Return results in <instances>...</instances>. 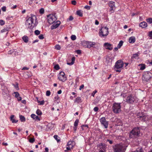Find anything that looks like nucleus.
Here are the masks:
<instances>
[{"label":"nucleus","instance_id":"nucleus-1","mask_svg":"<svg viewBox=\"0 0 152 152\" xmlns=\"http://www.w3.org/2000/svg\"><path fill=\"white\" fill-rule=\"evenodd\" d=\"M36 16L34 15H32L26 22V27L28 28L32 29L34 27L36 26L37 23L36 22Z\"/></svg>","mask_w":152,"mask_h":152},{"label":"nucleus","instance_id":"nucleus-2","mask_svg":"<svg viewBox=\"0 0 152 152\" xmlns=\"http://www.w3.org/2000/svg\"><path fill=\"white\" fill-rule=\"evenodd\" d=\"M140 128L136 127L130 132L129 136L130 138L134 139L140 136Z\"/></svg>","mask_w":152,"mask_h":152},{"label":"nucleus","instance_id":"nucleus-3","mask_svg":"<svg viewBox=\"0 0 152 152\" xmlns=\"http://www.w3.org/2000/svg\"><path fill=\"white\" fill-rule=\"evenodd\" d=\"M1 90L2 91V94L3 95L6 99H11L10 95L9 94L10 91L7 87L4 85L1 86Z\"/></svg>","mask_w":152,"mask_h":152},{"label":"nucleus","instance_id":"nucleus-4","mask_svg":"<svg viewBox=\"0 0 152 152\" xmlns=\"http://www.w3.org/2000/svg\"><path fill=\"white\" fill-rule=\"evenodd\" d=\"M124 65L123 62L121 60H118L115 63L114 69L116 72H120Z\"/></svg>","mask_w":152,"mask_h":152},{"label":"nucleus","instance_id":"nucleus-5","mask_svg":"<svg viewBox=\"0 0 152 152\" xmlns=\"http://www.w3.org/2000/svg\"><path fill=\"white\" fill-rule=\"evenodd\" d=\"M121 103L115 102L113 104L112 107L113 111L115 113H118L121 111Z\"/></svg>","mask_w":152,"mask_h":152},{"label":"nucleus","instance_id":"nucleus-6","mask_svg":"<svg viewBox=\"0 0 152 152\" xmlns=\"http://www.w3.org/2000/svg\"><path fill=\"white\" fill-rule=\"evenodd\" d=\"M152 77V73L150 72H146L143 75L142 77L143 80L145 82H148Z\"/></svg>","mask_w":152,"mask_h":152},{"label":"nucleus","instance_id":"nucleus-7","mask_svg":"<svg viewBox=\"0 0 152 152\" xmlns=\"http://www.w3.org/2000/svg\"><path fill=\"white\" fill-rule=\"evenodd\" d=\"M47 19L48 23L50 24H52L57 19V18L55 15L50 14L47 16Z\"/></svg>","mask_w":152,"mask_h":152},{"label":"nucleus","instance_id":"nucleus-8","mask_svg":"<svg viewBox=\"0 0 152 152\" xmlns=\"http://www.w3.org/2000/svg\"><path fill=\"white\" fill-rule=\"evenodd\" d=\"M108 28L107 27L102 28L99 31V36L104 37L107 35L108 34Z\"/></svg>","mask_w":152,"mask_h":152},{"label":"nucleus","instance_id":"nucleus-9","mask_svg":"<svg viewBox=\"0 0 152 152\" xmlns=\"http://www.w3.org/2000/svg\"><path fill=\"white\" fill-rule=\"evenodd\" d=\"M136 97L132 95L128 96L126 98V102L128 104H133L136 102Z\"/></svg>","mask_w":152,"mask_h":152},{"label":"nucleus","instance_id":"nucleus-10","mask_svg":"<svg viewBox=\"0 0 152 152\" xmlns=\"http://www.w3.org/2000/svg\"><path fill=\"white\" fill-rule=\"evenodd\" d=\"M58 79L62 82H64L66 80V77L65 75L64 72H61L58 75Z\"/></svg>","mask_w":152,"mask_h":152},{"label":"nucleus","instance_id":"nucleus-11","mask_svg":"<svg viewBox=\"0 0 152 152\" xmlns=\"http://www.w3.org/2000/svg\"><path fill=\"white\" fill-rule=\"evenodd\" d=\"M137 115V118H139L141 120L143 121H145L146 116L145 113H143L142 112L138 113Z\"/></svg>","mask_w":152,"mask_h":152},{"label":"nucleus","instance_id":"nucleus-12","mask_svg":"<svg viewBox=\"0 0 152 152\" xmlns=\"http://www.w3.org/2000/svg\"><path fill=\"white\" fill-rule=\"evenodd\" d=\"M100 121L101 124L103 125L105 128H107L108 126V122L105 119V117H102L100 119Z\"/></svg>","mask_w":152,"mask_h":152},{"label":"nucleus","instance_id":"nucleus-13","mask_svg":"<svg viewBox=\"0 0 152 152\" xmlns=\"http://www.w3.org/2000/svg\"><path fill=\"white\" fill-rule=\"evenodd\" d=\"M114 151L115 152H121L122 150L123 147L118 144L116 145L113 147Z\"/></svg>","mask_w":152,"mask_h":152},{"label":"nucleus","instance_id":"nucleus-14","mask_svg":"<svg viewBox=\"0 0 152 152\" xmlns=\"http://www.w3.org/2000/svg\"><path fill=\"white\" fill-rule=\"evenodd\" d=\"M104 46L105 47L106 49H108L109 50H111L113 48L112 45L108 43H104Z\"/></svg>","mask_w":152,"mask_h":152},{"label":"nucleus","instance_id":"nucleus-15","mask_svg":"<svg viewBox=\"0 0 152 152\" xmlns=\"http://www.w3.org/2000/svg\"><path fill=\"white\" fill-rule=\"evenodd\" d=\"M61 23V22L59 21H57L51 27V28L52 30L55 29L57 28L59 26Z\"/></svg>","mask_w":152,"mask_h":152},{"label":"nucleus","instance_id":"nucleus-16","mask_svg":"<svg viewBox=\"0 0 152 152\" xmlns=\"http://www.w3.org/2000/svg\"><path fill=\"white\" fill-rule=\"evenodd\" d=\"M86 44L88 48H90L93 47L95 45L96 43L95 42L86 41Z\"/></svg>","mask_w":152,"mask_h":152},{"label":"nucleus","instance_id":"nucleus-17","mask_svg":"<svg viewBox=\"0 0 152 152\" xmlns=\"http://www.w3.org/2000/svg\"><path fill=\"white\" fill-rule=\"evenodd\" d=\"M115 2L113 1H110L109 4V6L110 7V11H112L113 10V9L115 7Z\"/></svg>","mask_w":152,"mask_h":152},{"label":"nucleus","instance_id":"nucleus-18","mask_svg":"<svg viewBox=\"0 0 152 152\" xmlns=\"http://www.w3.org/2000/svg\"><path fill=\"white\" fill-rule=\"evenodd\" d=\"M139 26L141 27L142 28H144L146 27L147 26V23L145 22H143L140 23L139 25Z\"/></svg>","mask_w":152,"mask_h":152},{"label":"nucleus","instance_id":"nucleus-19","mask_svg":"<svg viewBox=\"0 0 152 152\" xmlns=\"http://www.w3.org/2000/svg\"><path fill=\"white\" fill-rule=\"evenodd\" d=\"M129 43H133L135 42V37H131L129 38Z\"/></svg>","mask_w":152,"mask_h":152},{"label":"nucleus","instance_id":"nucleus-20","mask_svg":"<svg viewBox=\"0 0 152 152\" xmlns=\"http://www.w3.org/2000/svg\"><path fill=\"white\" fill-rule=\"evenodd\" d=\"M31 118L34 119H35V120H37L39 121L40 120L39 118L36 115L34 114H32L31 115Z\"/></svg>","mask_w":152,"mask_h":152},{"label":"nucleus","instance_id":"nucleus-21","mask_svg":"<svg viewBox=\"0 0 152 152\" xmlns=\"http://www.w3.org/2000/svg\"><path fill=\"white\" fill-rule=\"evenodd\" d=\"M100 146H101L103 147V150L101 149L100 150L99 152H106L104 150L105 148V144L101 143L100 144Z\"/></svg>","mask_w":152,"mask_h":152},{"label":"nucleus","instance_id":"nucleus-22","mask_svg":"<svg viewBox=\"0 0 152 152\" xmlns=\"http://www.w3.org/2000/svg\"><path fill=\"white\" fill-rule=\"evenodd\" d=\"M140 67V70H143L145 68V65L144 64H139L138 65Z\"/></svg>","mask_w":152,"mask_h":152},{"label":"nucleus","instance_id":"nucleus-23","mask_svg":"<svg viewBox=\"0 0 152 152\" xmlns=\"http://www.w3.org/2000/svg\"><path fill=\"white\" fill-rule=\"evenodd\" d=\"M75 102L77 103H81L82 102L81 98L80 97H77L76 98Z\"/></svg>","mask_w":152,"mask_h":152},{"label":"nucleus","instance_id":"nucleus-24","mask_svg":"<svg viewBox=\"0 0 152 152\" xmlns=\"http://www.w3.org/2000/svg\"><path fill=\"white\" fill-rule=\"evenodd\" d=\"M14 115H11L10 117V120L12 123H16L18 121V120H16L14 119Z\"/></svg>","mask_w":152,"mask_h":152},{"label":"nucleus","instance_id":"nucleus-25","mask_svg":"<svg viewBox=\"0 0 152 152\" xmlns=\"http://www.w3.org/2000/svg\"><path fill=\"white\" fill-rule=\"evenodd\" d=\"M75 57L74 56L72 58V61L70 63H67V64L71 65L73 64L75 61Z\"/></svg>","mask_w":152,"mask_h":152},{"label":"nucleus","instance_id":"nucleus-26","mask_svg":"<svg viewBox=\"0 0 152 152\" xmlns=\"http://www.w3.org/2000/svg\"><path fill=\"white\" fill-rule=\"evenodd\" d=\"M22 39L24 42L26 43H27L28 42V37L27 36H23Z\"/></svg>","mask_w":152,"mask_h":152},{"label":"nucleus","instance_id":"nucleus-27","mask_svg":"<svg viewBox=\"0 0 152 152\" xmlns=\"http://www.w3.org/2000/svg\"><path fill=\"white\" fill-rule=\"evenodd\" d=\"M74 144V142L72 141H69L67 143V145L69 146H72V148H73Z\"/></svg>","mask_w":152,"mask_h":152},{"label":"nucleus","instance_id":"nucleus-28","mask_svg":"<svg viewBox=\"0 0 152 152\" xmlns=\"http://www.w3.org/2000/svg\"><path fill=\"white\" fill-rule=\"evenodd\" d=\"M20 119L21 120V122H24L25 121L26 119L22 115H20Z\"/></svg>","mask_w":152,"mask_h":152},{"label":"nucleus","instance_id":"nucleus-29","mask_svg":"<svg viewBox=\"0 0 152 152\" xmlns=\"http://www.w3.org/2000/svg\"><path fill=\"white\" fill-rule=\"evenodd\" d=\"M77 15L80 17H82L83 16V13L80 10L77 11Z\"/></svg>","mask_w":152,"mask_h":152},{"label":"nucleus","instance_id":"nucleus-30","mask_svg":"<svg viewBox=\"0 0 152 152\" xmlns=\"http://www.w3.org/2000/svg\"><path fill=\"white\" fill-rule=\"evenodd\" d=\"M53 137L54 138L57 140L58 142L60 141V138L57 135H55Z\"/></svg>","mask_w":152,"mask_h":152},{"label":"nucleus","instance_id":"nucleus-31","mask_svg":"<svg viewBox=\"0 0 152 152\" xmlns=\"http://www.w3.org/2000/svg\"><path fill=\"white\" fill-rule=\"evenodd\" d=\"M139 54L138 53L134 54L133 55L132 58H138Z\"/></svg>","mask_w":152,"mask_h":152},{"label":"nucleus","instance_id":"nucleus-32","mask_svg":"<svg viewBox=\"0 0 152 152\" xmlns=\"http://www.w3.org/2000/svg\"><path fill=\"white\" fill-rule=\"evenodd\" d=\"M16 52L14 50H10L8 52V54H14V55H16Z\"/></svg>","mask_w":152,"mask_h":152},{"label":"nucleus","instance_id":"nucleus-33","mask_svg":"<svg viewBox=\"0 0 152 152\" xmlns=\"http://www.w3.org/2000/svg\"><path fill=\"white\" fill-rule=\"evenodd\" d=\"M123 42L122 40L120 41L117 45L118 48H120L121 46L123 45Z\"/></svg>","mask_w":152,"mask_h":152},{"label":"nucleus","instance_id":"nucleus-34","mask_svg":"<svg viewBox=\"0 0 152 152\" xmlns=\"http://www.w3.org/2000/svg\"><path fill=\"white\" fill-rule=\"evenodd\" d=\"M147 22L150 24L152 23V18H149L146 19Z\"/></svg>","mask_w":152,"mask_h":152},{"label":"nucleus","instance_id":"nucleus-35","mask_svg":"<svg viewBox=\"0 0 152 152\" xmlns=\"http://www.w3.org/2000/svg\"><path fill=\"white\" fill-rule=\"evenodd\" d=\"M79 123V120L77 119H76L74 123V126H77Z\"/></svg>","mask_w":152,"mask_h":152},{"label":"nucleus","instance_id":"nucleus-36","mask_svg":"<svg viewBox=\"0 0 152 152\" xmlns=\"http://www.w3.org/2000/svg\"><path fill=\"white\" fill-rule=\"evenodd\" d=\"M36 113L38 115H40L42 114L41 111L39 109H37L36 111Z\"/></svg>","mask_w":152,"mask_h":152},{"label":"nucleus","instance_id":"nucleus-37","mask_svg":"<svg viewBox=\"0 0 152 152\" xmlns=\"http://www.w3.org/2000/svg\"><path fill=\"white\" fill-rule=\"evenodd\" d=\"M55 48L57 50H60L61 49V47L59 45H55Z\"/></svg>","mask_w":152,"mask_h":152},{"label":"nucleus","instance_id":"nucleus-38","mask_svg":"<svg viewBox=\"0 0 152 152\" xmlns=\"http://www.w3.org/2000/svg\"><path fill=\"white\" fill-rule=\"evenodd\" d=\"M71 38L72 40H75L76 39V37L75 35H72L71 36Z\"/></svg>","mask_w":152,"mask_h":152},{"label":"nucleus","instance_id":"nucleus-39","mask_svg":"<svg viewBox=\"0 0 152 152\" xmlns=\"http://www.w3.org/2000/svg\"><path fill=\"white\" fill-rule=\"evenodd\" d=\"M14 93L15 94V97L16 98H17L19 96V94L18 92H14Z\"/></svg>","mask_w":152,"mask_h":152},{"label":"nucleus","instance_id":"nucleus-40","mask_svg":"<svg viewBox=\"0 0 152 152\" xmlns=\"http://www.w3.org/2000/svg\"><path fill=\"white\" fill-rule=\"evenodd\" d=\"M40 31L38 30H36L34 31V33H35V34L37 35H39L40 34Z\"/></svg>","mask_w":152,"mask_h":152},{"label":"nucleus","instance_id":"nucleus-41","mask_svg":"<svg viewBox=\"0 0 152 152\" xmlns=\"http://www.w3.org/2000/svg\"><path fill=\"white\" fill-rule=\"evenodd\" d=\"M54 68L57 70H58L59 69L60 67L58 64H56V65L54 66Z\"/></svg>","mask_w":152,"mask_h":152},{"label":"nucleus","instance_id":"nucleus-42","mask_svg":"<svg viewBox=\"0 0 152 152\" xmlns=\"http://www.w3.org/2000/svg\"><path fill=\"white\" fill-rule=\"evenodd\" d=\"M44 12V9L43 8H41L39 10V12L40 14H42Z\"/></svg>","mask_w":152,"mask_h":152},{"label":"nucleus","instance_id":"nucleus-43","mask_svg":"<svg viewBox=\"0 0 152 152\" xmlns=\"http://www.w3.org/2000/svg\"><path fill=\"white\" fill-rule=\"evenodd\" d=\"M66 149H67V150H65V152H67V150H70L71 149H72V146H68V147H66Z\"/></svg>","mask_w":152,"mask_h":152},{"label":"nucleus","instance_id":"nucleus-44","mask_svg":"<svg viewBox=\"0 0 152 152\" xmlns=\"http://www.w3.org/2000/svg\"><path fill=\"white\" fill-rule=\"evenodd\" d=\"M50 94V91H47L46 92V95L47 96H49Z\"/></svg>","mask_w":152,"mask_h":152},{"label":"nucleus","instance_id":"nucleus-45","mask_svg":"<svg viewBox=\"0 0 152 152\" xmlns=\"http://www.w3.org/2000/svg\"><path fill=\"white\" fill-rule=\"evenodd\" d=\"M5 24V23L4 22V21L3 20H0V25H4V24Z\"/></svg>","mask_w":152,"mask_h":152},{"label":"nucleus","instance_id":"nucleus-46","mask_svg":"<svg viewBox=\"0 0 152 152\" xmlns=\"http://www.w3.org/2000/svg\"><path fill=\"white\" fill-rule=\"evenodd\" d=\"M40 39H42L44 38L43 35V34H41L38 37Z\"/></svg>","mask_w":152,"mask_h":152},{"label":"nucleus","instance_id":"nucleus-47","mask_svg":"<svg viewBox=\"0 0 152 152\" xmlns=\"http://www.w3.org/2000/svg\"><path fill=\"white\" fill-rule=\"evenodd\" d=\"M148 36L151 37V39H152V31L149 32Z\"/></svg>","mask_w":152,"mask_h":152},{"label":"nucleus","instance_id":"nucleus-48","mask_svg":"<svg viewBox=\"0 0 152 152\" xmlns=\"http://www.w3.org/2000/svg\"><path fill=\"white\" fill-rule=\"evenodd\" d=\"M34 140H35L34 138H31L29 140V142L31 143H32L34 142Z\"/></svg>","mask_w":152,"mask_h":152},{"label":"nucleus","instance_id":"nucleus-49","mask_svg":"<svg viewBox=\"0 0 152 152\" xmlns=\"http://www.w3.org/2000/svg\"><path fill=\"white\" fill-rule=\"evenodd\" d=\"M45 102V101L44 100H42L41 101H38V103H39L40 105H43Z\"/></svg>","mask_w":152,"mask_h":152},{"label":"nucleus","instance_id":"nucleus-50","mask_svg":"<svg viewBox=\"0 0 152 152\" xmlns=\"http://www.w3.org/2000/svg\"><path fill=\"white\" fill-rule=\"evenodd\" d=\"M8 31V30L7 29V28H4V29L1 30V33H3L4 32L7 31Z\"/></svg>","mask_w":152,"mask_h":152},{"label":"nucleus","instance_id":"nucleus-51","mask_svg":"<svg viewBox=\"0 0 152 152\" xmlns=\"http://www.w3.org/2000/svg\"><path fill=\"white\" fill-rule=\"evenodd\" d=\"M99 108L97 107H95L94 109V110L95 112H97Z\"/></svg>","mask_w":152,"mask_h":152},{"label":"nucleus","instance_id":"nucleus-52","mask_svg":"<svg viewBox=\"0 0 152 152\" xmlns=\"http://www.w3.org/2000/svg\"><path fill=\"white\" fill-rule=\"evenodd\" d=\"M91 7L89 6L88 5H86L85 6L84 8L87 9V10H90V9Z\"/></svg>","mask_w":152,"mask_h":152},{"label":"nucleus","instance_id":"nucleus-53","mask_svg":"<svg viewBox=\"0 0 152 152\" xmlns=\"http://www.w3.org/2000/svg\"><path fill=\"white\" fill-rule=\"evenodd\" d=\"M13 85L14 86V87H15V88L17 90H19V88H18V84H16V85H14L13 84Z\"/></svg>","mask_w":152,"mask_h":152},{"label":"nucleus","instance_id":"nucleus-54","mask_svg":"<svg viewBox=\"0 0 152 152\" xmlns=\"http://www.w3.org/2000/svg\"><path fill=\"white\" fill-rule=\"evenodd\" d=\"M97 92V91L96 90H95L94 91H93V92H92V95L93 96H94L95 94H96V93Z\"/></svg>","mask_w":152,"mask_h":152},{"label":"nucleus","instance_id":"nucleus-55","mask_svg":"<svg viewBox=\"0 0 152 152\" xmlns=\"http://www.w3.org/2000/svg\"><path fill=\"white\" fill-rule=\"evenodd\" d=\"M76 52L77 54H80L81 53V50H77L76 51Z\"/></svg>","mask_w":152,"mask_h":152},{"label":"nucleus","instance_id":"nucleus-56","mask_svg":"<svg viewBox=\"0 0 152 152\" xmlns=\"http://www.w3.org/2000/svg\"><path fill=\"white\" fill-rule=\"evenodd\" d=\"M76 1L75 0L72 1V4L74 5H75L76 4Z\"/></svg>","mask_w":152,"mask_h":152},{"label":"nucleus","instance_id":"nucleus-57","mask_svg":"<svg viewBox=\"0 0 152 152\" xmlns=\"http://www.w3.org/2000/svg\"><path fill=\"white\" fill-rule=\"evenodd\" d=\"M84 87V85H82L80 87L79 90H81L82 88H83Z\"/></svg>","mask_w":152,"mask_h":152},{"label":"nucleus","instance_id":"nucleus-58","mask_svg":"<svg viewBox=\"0 0 152 152\" xmlns=\"http://www.w3.org/2000/svg\"><path fill=\"white\" fill-rule=\"evenodd\" d=\"M1 9L3 11L5 12L6 10V8L5 7H3Z\"/></svg>","mask_w":152,"mask_h":152},{"label":"nucleus","instance_id":"nucleus-59","mask_svg":"<svg viewBox=\"0 0 152 152\" xmlns=\"http://www.w3.org/2000/svg\"><path fill=\"white\" fill-rule=\"evenodd\" d=\"M73 17L71 16H70L69 17V20H73Z\"/></svg>","mask_w":152,"mask_h":152},{"label":"nucleus","instance_id":"nucleus-60","mask_svg":"<svg viewBox=\"0 0 152 152\" xmlns=\"http://www.w3.org/2000/svg\"><path fill=\"white\" fill-rule=\"evenodd\" d=\"M28 68L26 67H24L23 68L22 70H28Z\"/></svg>","mask_w":152,"mask_h":152},{"label":"nucleus","instance_id":"nucleus-61","mask_svg":"<svg viewBox=\"0 0 152 152\" xmlns=\"http://www.w3.org/2000/svg\"><path fill=\"white\" fill-rule=\"evenodd\" d=\"M17 98L19 101L21 100L22 99L21 97L20 96H19L18 97H17Z\"/></svg>","mask_w":152,"mask_h":152},{"label":"nucleus","instance_id":"nucleus-62","mask_svg":"<svg viewBox=\"0 0 152 152\" xmlns=\"http://www.w3.org/2000/svg\"><path fill=\"white\" fill-rule=\"evenodd\" d=\"M107 141L110 144H112L113 143V141L111 140H107Z\"/></svg>","mask_w":152,"mask_h":152},{"label":"nucleus","instance_id":"nucleus-63","mask_svg":"<svg viewBox=\"0 0 152 152\" xmlns=\"http://www.w3.org/2000/svg\"><path fill=\"white\" fill-rule=\"evenodd\" d=\"M61 90H60L58 91L57 93L58 94H61Z\"/></svg>","mask_w":152,"mask_h":152},{"label":"nucleus","instance_id":"nucleus-64","mask_svg":"<svg viewBox=\"0 0 152 152\" xmlns=\"http://www.w3.org/2000/svg\"><path fill=\"white\" fill-rule=\"evenodd\" d=\"M45 152H48V148H45Z\"/></svg>","mask_w":152,"mask_h":152}]
</instances>
